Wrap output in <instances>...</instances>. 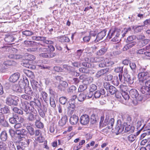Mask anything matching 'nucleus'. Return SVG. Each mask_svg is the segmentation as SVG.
<instances>
[{"instance_id":"obj_1","label":"nucleus","mask_w":150,"mask_h":150,"mask_svg":"<svg viewBox=\"0 0 150 150\" xmlns=\"http://www.w3.org/2000/svg\"><path fill=\"white\" fill-rule=\"evenodd\" d=\"M125 125L126 126L124 130L125 132H130L132 133L134 132V127L132 125L125 123L122 125L120 121H117L115 128L112 129V132L116 134L122 133L124 130Z\"/></svg>"},{"instance_id":"obj_2","label":"nucleus","mask_w":150,"mask_h":150,"mask_svg":"<svg viewBox=\"0 0 150 150\" xmlns=\"http://www.w3.org/2000/svg\"><path fill=\"white\" fill-rule=\"evenodd\" d=\"M20 107L23 110L26 112L27 114L29 111H31L34 114L37 113V111L31 105L30 103H29L27 101L22 102L20 105Z\"/></svg>"},{"instance_id":"obj_3","label":"nucleus","mask_w":150,"mask_h":150,"mask_svg":"<svg viewBox=\"0 0 150 150\" xmlns=\"http://www.w3.org/2000/svg\"><path fill=\"white\" fill-rule=\"evenodd\" d=\"M120 31L117 29L110 30L108 35L109 39L112 38L111 40L113 42H117L120 40L119 37Z\"/></svg>"},{"instance_id":"obj_4","label":"nucleus","mask_w":150,"mask_h":150,"mask_svg":"<svg viewBox=\"0 0 150 150\" xmlns=\"http://www.w3.org/2000/svg\"><path fill=\"white\" fill-rule=\"evenodd\" d=\"M129 94L130 96L132 98L136 99L140 101L143 99L142 97L139 95L137 91L135 89H132L129 91Z\"/></svg>"},{"instance_id":"obj_5","label":"nucleus","mask_w":150,"mask_h":150,"mask_svg":"<svg viewBox=\"0 0 150 150\" xmlns=\"http://www.w3.org/2000/svg\"><path fill=\"white\" fill-rule=\"evenodd\" d=\"M6 118L8 119L11 123L14 124L17 122V120L19 119V117L16 115H13L11 113H9L7 115Z\"/></svg>"},{"instance_id":"obj_6","label":"nucleus","mask_w":150,"mask_h":150,"mask_svg":"<svg viewBox=\"0 0 150 150\" xmlns=\"http://www.w3.org/2000/svg\"><path fill=\"white\" fill-rule=\"evenodd\" d=\"M6 103L8 105L16 106L18 102L15 98L13 96H9L7 98L6 100Z\"/></svg>"},{"instance_id":"obj_7","label":"nucleus","mask_w":150,"mask_h":150,"mask_svg":"<svg viewBox=\"0 0 150 150\" xmlns=\"http://www.w3.org/2000/svg\"><path fill=\"white\" fill-rule=\"evenodd\" d=\"M139 80L140 81H143L146 80L150 77V75L147 72H144L139 73L138 75Z\"/></svg>"},{"instance_id":"obj_8","label":"nucleus","mask_w":150,"mask_h":150,"mask_svg":"<svg viewBox=\"0 0 150 150\" xmlns=\"http://www.w3.org/2000/svg\"><path fill=\"white\" fill-rule=\"evenodd\" d=\"M124 79L125 81L127 82L128 84H132L134 82V78L131 77L126 72H124L123 74Z\"/></svg>"},{"instance_id":"obj_9","label":"nucleus","mask_w":150,"mask_h":150,"mask_svg":"<svg viewBox=\"0 0 150 150\" xmlns=\"http://www.w3.org/2000/svg\"><path fill=\"white\" fill-rule=\"evenodd\" d=\"M39 56L41 57L50 58L55 56L56 54L55 53H50L48 52L41 53L39 54Z\"/></svg>"},{"instance_id":"obj_10","label":"nucleus","mask_w":150,"mask_h":150,"mask_svg":"<svg viewBox=\"0 0 150 150\" xmlns=\"http://www.w3.org/2000/svg\"><path fill=\"white\" fill-rule=\"evenodd\" d=\"M34 115L32 113H30L27 117V120L29 121L33 122L36 120L39 117L37 113Z\"/></svg>"},{"instance_id":"obj_11","label":"nucleus","mask_w":150,"mask_h":150,"mask_svg":"<svg viewBox=\"0 0 150 150\" xmlns=\"http://www.w3.org/2000/svg\"><path fill=\"white\" fill-rule=\"evenodd\" d=\"M20 74L18 73H16L12 75L9 78L10 81L15 82L17 81L20 77Z\"/></svg>"},{"instance_id":"obj_12","label":"nucleus","mask_w":150,"mask_h":150,"mask_svg":"<svg viewBox=\"0 0 150 150\" xmlns=\"http://www.w3.org/2000/svg\"><path fill=\"white\" fill-rule=\"evenodd\" d=\"M109 69L106 68L101 69L98 71L96 74V76L98 78H99L101 76L104 75L109 71Z\"/></svg>"},{"instance_id":"obj_13","label":"nucleus","mask_w":150,"mask_h":150,"mask_svg":"<svg viewBox=\"0 0 150 150\" xmlns=\"http://www.w3.org/2000/svg\"><path fill=\"white\" fill-rule=\"evenodd\" d=\"M29 81L27 79H24L23 78V80H21L19 81V85L21 86V88L23 90L25 87L28 85Z\"/></svg>"},{"instance_id":"obj_14","label":"nucleus","mask_w":150,"mask_h":150,"mask_svg":"<svg viewBox=\"0 0 150 150\" xmlns=\"http://www.w3.org/2000/svg\"><path fill=\"white\" fill-rule=\"evenodd\" d=\"M37 50L38 52L42 53L49 52V49L47 47H39L38 49L37 48H34V49H32L31 50V51H34Z\"/></svg>"},{"instance_id":"obj_15","label":"nucleus","mask_w":150,"mask_h":150,"mask_svg":"<svg viewBox=\"0 0 150 150\" xmlns=\"http://www.w3.org/2000/svg\"><path fill=\"white\" fill-rule=\"evenodd\" d=\"M104 118L103 117H101L100 118V127L102 128L103 127L108 126V119L106 118L104 121Z\"/></svg>"},{"instance_id":"obj_16","label":"nucleus","mask_w":150,"mask_h":150,"mask_svg":"<svg viewBox=\"0 0 150 150\" xmlns=\"http://www.w3.org/2000/svg\"><path fill=\"white\" fill-rule=\"evenodd\" d=\"M106 31L105 29L103 30L99 33L96 36V40L97 41L102 39L106 35Z\"/></svg>"},{"instance_id":"obj_17","label":"nucleus","mask_w":150,"mask_h":150,"mask_svg":"<svg viewBox=\"0 0 150 150\" xmlns=\"http://www.w3.org/2000/svg\"><path fill=\"white\" fill-rule=\"evenodd\" d=\"M79 118L77 116L73 115L70 118L69 121L71 124L74 125L77 124Z\"/></svg>"},{"instance_id":"obj_18","label":"nucleus","mask_w":150,"mask_h":150,"mask_svg":"<svg viewBox=\"0 0 150 150\" xmlns=\"http://www.w3.org/2000/svg\"><path fill=\"white\" fill-rule=\"evenodd\" d=\"M41 118L39 117L36 120L35 122V124L36 127L40 129L43 128L44 127V125L41 121Z\"/></svg>"},{"instance_id":"obj_19","label":"nucleus","mask_w":150,"mask_h":150,"mask_svg":"<svg viewBox=\"0 0 150 150\" xmlns=\"http://www.w3.org/2000/svg\"><path fill=\"white\" fill-rule=\"evenodd\" d=\"M140 91L141 92L145 95H150V90L149 88L145 86H142L141 88Z\"/></svg>"},{"instance_id":"obj_20","label":"nucleus","mask_w":150,"mask_h":150,"mask_svg":"<svg viewBox=\"0 0 150 150\" xmlns=\"http://www.w3.org/2000/svg\"><path fill=\"white\" fill-rule=\"evenodd\" d=\"M68 86L67 83L64 81H62L60 84L59 85L58 87L59 89L61 91L64 90L65 88L67 87Z\"/></svg>"},{"instance_id":"obj_21","label":"nucleus","mask_w":150,"mask_h":150,"mask_svg":"<svg viewBox=\"0 0 150 150\" xmlns=\"http://www.w3.org/2000/svg\"><path fill=\"white\" fill-rule=\"evenodd\" d=\"M12 89L14 91L20 93L22 91V89L19 85L14 84L12 86Z\"/></svg>"},{"instance_id":"obj_22","label":"nucleus","mask_w":150,"mask_h":150,"mask_svg":"<svg viewBox=\"0 0 150 150\" xmlns=\"http://www.w3.org/2000/svg\"><path fill=\"white\" fill-rule=\"evenodd\" d=\"M67 117L66 115L63 116L59 122V125L62 126L65 125L67 121Z\"/></svg>"},{"instance_id":"obj_23","label":"nucleus","mask_w":150,"mask_h":150,"mask_svg":"<svg viewBox=\"0 0 150 150\" xmlns=\"http://www.w3.org/2000/svg\"><path fill=\"white\" fill-rule=\"evenodd\" d=\"M0 124L2 126H7L8 123L5 120L4 115L3 114H0Z\"/></svg>"},{"instance_id":"obj_24","label":"nucleus","mask_w":150,"mask_h":150,"mask_svg":"<svg viewBox=\"0 0 150 150\" xmlns=\"http://www.w3.org/2000/svg\"><path fill=\"white\" fill-rule=\"evenodd\" d=\"M106 118L108 119V126L106 128H108V129L112 128L113 126V125L114 122V119L112 118H110L109 117H106Z\"/></svg>"},{"instance_id":"obj_25","label":"nucleus","mask_w":150,"mask_h":150,"mask_svg":"<svg viewBox=\"0 0 150 150\" xmlns=\"http://www.w3.org/2000/svg\"><path fill=\"white\" fill-rule=\"evenodd\" d=\"M150 41V40L147 39H144L143 40L140 41L138 42V45L141 47H143L146 45Z\"/></svg>"},{"instance_id":"obj_26","label":"nucleus","mask_w":150,"mask_h":150,"mask_svg":"<svg viewBox=\"0 0 150 150\" xmlns=\"http://www.w3.org/2000/svg\"><path fill=\"white\" fill-rule=\"evenodd\" d=\"M57 38L59 41L62 42H67L70 41L69 38L68 37L64 36L58 37H57Z\"/></svg>"},{"instance_id":"obj_27","label":"nucleus","mask_w":150,"mask_h":150,"mask_svg":"<svg viewBox=\"0 0 150 150\" xmlns=\"http://www.w3.org/2000/svg\"><path fill=\"white\" fill-rule=\"evenodd\" d=\"M1 139L3 141H5L7 139V135L5 131L2 132L0 135Z\"/></svg>"},{"instance_id":"obj_28","label":"nucleus","mask_w":150,"mask_h":150,"mask_svg":"<svg viewBox=\"0 0 150 150\" xmlns=\"http://www.w3.org/2000/svg\"><path fill=\"white\" fill-rule=\"evenodd\" d=\"M41 95L44 100L46 103H47L49 101V99L47 94L45 92L42 91Z\"/></svg>"},{"instance_id":"obj_29","label":"nucleus","mask_w":150,"mask_h":150,"mask_svg":"<svg viewBox=\"0 0 150 150\" xmlns=\"http://www.w3.org/2000/svg\"><path fill=\"white\" fill-rule=\"evenodd\" d=\"M26 127L30 135L33 136L34 134V129L33 127L31 126L28 125Z\"/></svg>"},{"instance_id":"obj_30","label":"nucleus","mask_w":150,"mask_h":150,"mask_svg":"<svg viewBox=\"0 0 150 150\" xmlns=\"http://www.w3.org/2000/svg\"><path fill=\"white\" fill-rule=\"evenodd\" d=\"M91 67V65L88 62L85 63V74H88V76L90 75L91 74H90V73L88 72L90 70L89 68Z\"/></svg>"},{"instance_id":"obj_31","label":"nucleus","mask_w":150,"mask_h":150,"mask_svg":"<svg viewBox=\"0 0 150 150\" xmlns=\"http://www.w3.org/2000/svg\"><path fill=\"white\" fill-rule=\"evenodd\" d=\"M100 63L99 64V67L100 68H102L105 67L106 66L107 64H108L109 63V62L108 61V59H104L103 62Z\"/></svg>"},{"instance_id":"obj_32","label":"nucleus","mask_w":150,"mask_h":150,"mask_svg":"<svg viewBox=\"0 0 150 150\" xmlns=\"http://www.w3.org/2000/svg\"><path fill=\"white\" fill-rule=\"evenodd\" d=\"M16 133L17 134L22 135V137H24L25 134H26L27 132L26 130L24 129L20 130H17L16 131Z\"/></svg>"},{"instance_id":"obj_33","label":"nucleus","mask_w":150,"mask_h":150,"mask_svg":"<svg viewBox=\"0 0 150 150\" xmlns=\"http://www.w3.org/2000/svg\"><path fill=\"white\" fill-rule=\"evenodd\" d=\"M31 105H35L37 106L39 108H40L41 107V103L39 100H36L35 102L32 101L30 102Z\"/></svg>"},{"instance_id":"obj_34","label":"nucleus","mask_w":150,"mask_h":150,"mask_svg":"<svg viewBox=\"0 0 150 150\" xmlns=\"http://www.w3.org/2000/svg\"><path fill=\"white\" fill-rule=\"evenodd\" d=\"M7 145L5 143L0 142V150H7Z\"/></svg>"},{"instance_id":"obj_35","label":"nucleus","mask_w":150,"mask_h":150,"mask_svg":"<svg viewBox=\"0 0 150 150\" xmlns=\"http://www.w3.org/2000/svg\"><path fill=\"white\" fill-rule=\"evenodd\" d=\"M107 50V49L104 47L102 48L97 52V54L99 56L101 55L104 54Z\"/></svg>"},{"instance_id":"obj_36","label":"nucleus","mask_w":150,"mask_h":150,"mask_svg":"<svg viewBox=\"0 0 150 150\" xmlns=\"http://www.w3.org/2000/svg\"><path fill=\"white\" fill-rule=\"evenodd\" d=\"M111 95H113L115 94L117 90L115 88L112 86H110V87L108 89Z\"/></svg>"},{"instance_id":"obj_37","label":"nucleus","mask_w":150,"mask_h":150,"mask_svg":"<svg viewBox=\"0 0 150 150\" xmlns=\"http://www.w3.org/2000/svg\"><path fill=\"white\" fill-rule=\"evenodd\" d=\"M23 35L26 36H31L34 34V33L32 31L30 30H25L22 32Z\"/></svg>"},{"instance_id":"obj_38","label":"nucleus","mask_w":150,"mask_h":150,"mask_svg":"<svg viewBox=\"0 0 150 150\" xmlns=\"http://www.w3.org/2000/svg\"><path fill=\"white\" fill-rule=\"evenodd\" d=\"M12 110L13 112L16 113H17L21 115H22L23 114V111L17 107H14L13 108Z\"/></svg>"},{"instance_id":"obj_39","label":"nucleus","mask_w":150,"mask_h":150,"mask_svg":"<svg viewBox=\"0 0 150 150\" xmlns=\"http://www.w3.org/2000/svg\"><path fill=\"white\" fill-rule=\"evenodd\" d=\"M137 128H139L141 125H142V123L143 122L144 120L141 117H139L137 118Z\"/></svg>"},{"instance_id":"obj_40","label":"nucleus","mask_w":150,"mask_h":150,"mask_svg":"<svg viewBox=\"0 0 150 150\" xmlns=\"http://www.w3.org/2000/svg\"><path fill=\"white\" fill-rule=\"evenodd\" d=\"M25 93L31 95L33 93L32 91L31 88L29 86L26 87L25 88Z\"/></svg>"},{"instance_id":"obj_41","label":"nucleus","mask_w":150,"mask_h":150,"mask_svg":"<svg viewBox=\"0 0 150 150\" xmlns=\"http://www.w3.org/2000/svg\"><path fill=\"white\" fill-rule=\"evenodd\" d=\"M63 71L65 72H70L72 68L66 65H63L62 66Z\"/></svg>"},{"instance_id":"obj_42","label":"nucleus","mask_w":150,"mask_h":150,"mask_svg":"<svg viewBox=\"0 0 150 150\" xmlns=\"http://www.w3.org/2000/svg\"><path fill=\"white\" fill-rule=\"evenodd\" d=\"M1 111L2 113H9L10 112V110L8 107H4L1 109Z\"/></svg>"},{"instance_id":"obj_43","label":"nucleus","mask_w":150,"mask_h":150,"mask_svg":"<svg viewBox=\"0 0 150 150\" xmlns=\"http://www.w3.org/2000/svg\"><path fill=\"white\" fill-rule=\"evenodd\" d=\"M78 101L80 102L83 101L84 100V92L81 93L77 98Z\"/></svg>"},{"instance_id":"obj_44","label":"nucleus","mask_w":150,"mask_h":150,"mask_svg":"<svg viewBox=\"0 0 150 150\" xmlns=\"http://www.w3.org/2000/svg\"><path fill=\"white\" fill-rule=\"evenodd\" d=\"M136 138V136L133 134H131L127 137V139L129 141L132 142L134 141Z\"/></svg>"},{"instance_id":"obj_45","label":"nucleus","mask_w":150,"mask_h":150,"mask_svg":"<svg viewBox=\"0 0 150 150\" xmlns=\"http://www.w3.org/2000/svg\"><path fill=\"white\" fill-rule=\"evenodd\" d=\"M112 83L115 86H117L118 85L119 83L118 79L117 76H115L114 77Z\"/></svg>"},{"instance_id":"obj_46","label":"nucleus","mask_w":150,"mask_h":150,"mask_svg":"<svg viewBox=\"0 0 150 150\" xmlns=\"http://www.w3.org/2000/svg\"><path fill=\"white\" fill-rule=\"evenodd\" d=\"M143 25L136 26L134 28V30L136 32H141L143 30Z\"/></svg>"},{"instance_id":"obj_47","label":"nucleus","mask_w":150,"mask_h":150,"mask_svg":"<svg viewBox=\"0 0 150 150\" xmlns=\"http://www.w3.org/2000/svg\"><path fill=\"white\" fill-rule=\"evenodd\" d=\"M86 75L85 74V76ZM93 80L92 78L90 76V75L88 76V77H85V83H89L92 82Z\"/></svg>"},{"instance_id":"obj_48","label":"nucleus","mask_w":150,"mask_h":150,"mask_svg":"<svg viewBox=\"0 0 150 150\" xmlns=\"http://www.w3.org/2000/svg\"><path fill=\"white\" fill-rule=\"evenodd\" d=\"M59 100L60 103L63 105L65 104L67 101V98L66 97H60Z\"/></svg>"},{"instance_id":"obj_49","label":"nucleus","mask_w":150,"mask_h":150,"mask_svg":"<svg viewBox=\"0 0 150 150\" xmlns=\"http://www.w3.org/2000/svg\"><path fill=\"white\" fill-rule=\"evenodd\" d=\"M122 98H124L125 100L129 99V96L126 92H122Z\"/></svg>"},{"instance_id":"obj_50","label":"nucleus","mask_w":150,"mask_h":150,"mask_svg":"<svg viewBox=\"0 0 150 150\" xmlns=\"http://www.w3.org/2000/svg\"><path fill=\"white\" fill-rule=\"evenodd\" d=\"M115 94V97L117 98L118 99H122V92L120 93L117 91Z\"/></svg>"},{"instance_id":"obj_51","label":"nucleus","mask_w":150,"mask_h":150,"mask_svg":"<svg viewBox=\"0 0 150 150\" xmlns=\"http://www.w3.org/2000/svg\"><path fill=\"white\" fill-rule=\"evenodd\" d=\"M119 88L122 92H126V91H127V86L121 85L119 86Z\"/></svg>"},{"instance_id":"obj_52","label":"nucleus","mask_w":150,"mask_h":150,"mask_svg":"<svg viewBox=\"0 0 150 150\" xmlns=\"http://www.w3.org/2000/svg\"><path fill=\"white\" fill-rule=\"evenodd\" d=\"M129 66L131 69L134 72L135 71L136 69V66L134 62H131L129 63Z\"/></svg>"},{"instance_id":"obj_53","label":"nucleus","mask_w":150,"mask_h":150,"mask_svg":"<svg viewBox=\"0 0 150 150\" xmlns=\"http://www.w3.org/2000/svg\"><path fill=\"white\" fill-rule=\"evenodd\" d=\"M21 96L22 98L27 100H31L32 98L30 96L26 94L23 95Z\"/></svg>"},{"instance_id":"obj_54","label":"nucleus","mask_w":150,"mask_h":150,"mask_svg":"<svg viewBox=\"0 0 150 150\" xmlns=\"http://www.w3.org/2000/svg\"><path fill=\"white\" fill-rule=\"evenodd\" d=\"M76 89V88L74 86H71L69 88L68 92L69 93H73L75 91Z\"/></svg>"},{"instance_id":"obj_55","label":"nucleus","mask_w":150,"mask_h":150,"mask_svg":"<svg viewBox=\"0 0 150 150\" xmlns=\"http://www.w3.org/2000/svg\"><path fill=\"white\" fill-rule=\"evenodd\" d=\"M50 103L52 107L54 108L56 107V104L53 98H50Z\"/></svg>"},{"instance_id":"obj_56","label":"nucleus","mask_w":150,"mask_h":150,"mask_svg":"<svg viewBox=\"0 0 150 150\" xmlns=\"http://www.w3.org/2000/svg\"><path fill=\"white\" fill-rule=\"evenodd\" d=\"M143 129L144 130L150 129V123H147V124L146 125V126L145 127H144V125L140 129V130L139 131V132H140L141 130Z\"/></svg>"},{"instance_id":"obj_57","label":"nucleus","mask_w":150,"mask_h":150,"mask_svg":"<svg viewBox=\"0 0 150 150\" xmlns=\"http://www.w3.org/2000/svg\"><path fill=\"white\" fill-rule=\"evenodd\" d=\"M123 67H118L116 68L114 70V71L118 73L122 72L123 71Z\"/></svg>"},{"instance_id":"obj_58","label":"nucleus","mask_w":150,"mask_h":150,"mask_svg":"<svg viewBox=\"0 0 150 150\" xmlns=\"http://www.w3.org/2000/svg\"><path fill=\"white\" fill-rule=\"evenodd\" d=\"M31 83L32 86L33 87H35L36 88L38 87V83L37 81L35 80H33Z\"/></svg>"},{"instance_id":"obj_59","label":"nucleus","mask_w":150,"mask_h":150,"mask_svg":"<svg viewBox=\"0 0 150 150\" xmlns=\"http://www.w3.org/2000/svg\"><path fill=\"white\" fill-rule=\"evenodd\" d=\"M146 50L144 48L138 50L137 52V54H144Z\"/></svg>"},{"instance_id":"obj_60","label":"nucleus","mask_w":150,"mask_h":150,"mask_svg":"<svg viewBox=\"0 0 150 150\" xmlns=\"http://www.w3.org/2000/svg\"><path fill=\"white\" fill-rule=\"evenodd\" d=\"M53 69L55 71L57 72H61L63 71L62 68L60 67H55Z\"/></svg>"},{"instance_id":"obj_61","label":"nucleus","mask_w":150,"mask_h":150,"mask_svg":"<svg viewBox=\"0 0 150 150\" xmlns=\"http://www.w3.org/2000/svg\"><path fill=\"white\" fill-rule=\"evenodd\" d=\"M135 36H131L128 37L127 38V42H130L134 40L136 38Z\"/></svg>"},{"instance_id":"obj_62","label":"nucleus","mask_w":150,"mask_h":150,"mask_svg":"<svg viewBox=\"0 0 150 150\" xmlns=\"http://www.w3.org/2000/svg\"><path fill=\"white\" fill-rule=\"evenodd\" d=\"M38 112L40 115V116L43 118L45 117V114L44 111L41 109L38 110Z\"/></svg>"},{"instance_id":"obj_63","label":"nucleus","mask_w":150,"mask_h":150,"mask_svg":"<svg viewBox=\"0 0 150 150\" xmlns=\"http://www.w3.org/2000/svg\"><path fill=\"white\" fill-rule=\"evenodd\" d=\"M103 86L107 90L110 87V86L111 85H110V84L108 82H105L104 83Z\"/></svg>"},{"instance_id":"obj_64","label":"nucleus","mask_w":150,"mask_h":150,"mask_svg":"<svg viewBox=\"0 0 150 150\" xmlns=\"http://www.w3.org/2000/svg\"><path fill=\"white\" fill-rule=\"evenodd\" d=\"M8 146L9 148H15L13 142L11 141H9L8 143Z\"/></svg>"}]
</instances>
